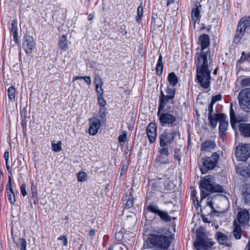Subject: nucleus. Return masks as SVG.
<instances>
[{"label":"nucleus","mask_w":250,"mask_h":250,"mask_svg":"<svg viewBox=\"0 0 250 250\" xmlns=\"http://www.w3.org/2000/svg\"><path fill=\"white\" fill-rule=\"evenodd\" d=\"M123 201L126 208H129L133 205V198L132 194L130 192L123 198Z\"/></svg>","instance_id":"4be33fe9"},{"label":"nucleus","mask_w":250,"mask_h":250,"mask_svg":"<svg viewBox=\"0 0 250 250\" xmlns=\"http://www.w3.org/2000/svg\"><path fill=\"white\" fill-rule=\"evenodd\" d=\"M127 169V167H125V166L123 165L121 169V176L124 175L125 173L126 172Z\"/></svg>","instance_id":"6e6d98bb"},{"label":"nucleus","mask_w":250,"mask_h":250,"mask_svg":"<svg viewBox=\"0 0 250 250\" xmlns=\"http://www.w3.org/2000/svg\"><path fill=\"white\" fill-rule=\"evenodd\" d=\"M98 97V103L102 107H104L106 104V102L103 97V95Z\"/></svg>","instance_id":"a19ab883"},{"label":"nucleus","mask_w":250,"mask_h":250,"mask_svg":"<svg viewBox=\"0 0 250 250\" xmlns=\"http://www.w3.org/2000/svg\"><path fill=\"white\" fill-rule=\"evenodd\" d=\"M160 218L164 221L168 222L171 221L170 217L167 213L165 211L160 210L158 213Z\"/></svg>","instance_id":"2f4dec72"},{"label":"nucleus","mask_w":250,"mask_h":250,"mask_svg":"<svg viewBox=\"0 0 250 250\" xmlns=\"http://www.w3.org/2000/svg\"><path fill=\"white\" fill-rule=\"evenodd\" d=\"M22 47L27 54L31 53L35 48V43L33 39L29 36H25Z\"/></svg>","instance_id":"f3484780"},{"label":"nucleus","mask_w":250,"mask_h":250,"mask_svg":"<svg viewBox=\"0 0 250 250\" xmlns=\"http://www.w3.org/2000/svg\"><path fill=\"white\" fill-rule=\"evenodd\" d=\"M235 155L238 160L246 161L250 156V144L239 145L236 147Z\"/></svg>","instance_id":"6e6552de"},{"label":"nucleus","mask_w":250,"mask_h":250,"mask_svg":"<svg viewBox=\"0 0 250 250\" xmlns=\"http://www.w3.org/2000/svg\"><path fill=\"white\" fill-rule=\"evenodd\" d=\"M176 133L172 132L168 133L166 131H164L160 136V148H167L168 150V146L173 141Z\"/></svg>","instance_id":"1a4fd4ad"},{"label":"nucleus","mask_w":250,"mask_h":250,"mask_svg":"<svg viewBox=\"0 0 250 250\" xmlns=\"http://www.w3.org/2000/svg\"><path fill=\"white\" fill-rule=\"evenodd\" d=\"M250 218L249 212L246 209H243L238 213L235 220L240 226L245 228L249 224Z\"/></svg>","instance_id":"9b49d317"},{"label":"nucleus","mask_w":250,"mask_h":250,"mask_svg":"<svg viewBox=\"0 0 250 250\" xmlns=\"http://www.w3.org/2000/svg\"><path fill=\"white\" fill-rule=\"evenodd\" d=\"M216 117L219 122V131L223 134L227 130L229 125L228 122L226 120V116L224 114H216Z\"/></svg>","instance_id":"dca6fc26"},{"label":"nucleus","mask_w":250,"mask_h":250,"mask_svg":"<svg viewBox=\"0 0 250 250\" xmlns=\"http://www.w3.org/2000/svg\"><path fill=\"white\" fill-rule=\"evenodd\" d=\"M157 127L155 124L153 123H149L146 129V133L150 143H153L157 136Z\"/></svg>","instance_id":"2eb2a0df"},{"label":"nucleus","mask_w":250,"mask_h":250,"mask_svg":"<svg viewBox=\"0 0 250 250\" xmlns=\"http://www.w3.org/2000/svg\"><path fill=\"white\" fill-rule=\"evenodd\" d=\"M94 83L95 85L102 86L103 84V82L102 78L99 76L97 75L95 76L94 79Z\"/></svg>","instance_id":"ea45409f"},{"label":"nucleus","mask_w":250,"mask_h":250,"mask_svg":"<svg viewBox=\"0 0 250 250\" xmlns=\"http://www.w3.org/2000/svg\"><path fill=\"white\" fill-rule=\"evenodd\" d=\"M6 167L8 170H9L10 169V167L8 165V161L7 162H6Z\"/></svg>","instance_id":"0e129e2a"},{"label":"nucleus","mask_w":250,"mask_h":250,"mask_svg":"<svg viewBox=\"0 0 250 250\" xmlns=\"http://www.w3.org/2000/svg\"><path fill=\"white\" fill-rule=\"evenodd\" d=\"M31 190L32 191V198H37V187L35 185H34L33 182L31 187Z\"/></svg>","instance_id":"58836bf2"},{"label":"nucleus","mask_w":250,"mask_h":250,"mask_svg":"<svg viewBox=\"0 0 250 250\" xmlns=\"http://www.w3.org/2000/svg\"><path fill=\"white\" fill-rule=\"evenodd\" d=\"M245 250H250V238L249 239V242L245 248Z\"/></svg>","instance_id":"052dcab7"},{"label":"nucleus","mask_w":250,"mask_h":250,"mask_svg":"<svg viewBox=\"0 0 250 250\" xmlns=\"http://www.w3.org/2000/svg\"><path fill=\"white\" fill-rule=\"evenodd\" d=\"M158 153L159 155L157 156L155 160L156 164L160 165L167 164L168 162V150L167 148H159Z\"/></svg>","instance_id":"4468645a"},{"label":"nucleus","mask_w":250,"mask_h":250,"mask_svg":"<svg viewBox=\"0 0 250 250\" xmlns=\"http://www.w3.org/2000/svg\"><path fill=\"white\" fill-rule=\"evenodd\" d=\"M233 234L235 239H240L242 236V229L245 228L237 224L236 220L233 222Z\"/></svg>","instance_id":"aec40b11"},{"label":"nucleus","mask_w":250,"mask_h":250,"mask_svg":"<svg viewBox=\"0 0 250 250\" xmlns=\"http://www.w3.org/2000/svg\"><path fill=\"white\" fill-rule=\"evenodd\" d=\"M246 200L249 201L250 200V194L248 195H246L245 196Z\"/></svg>","instance_id":"e2e57ef3"},{"label":"nucleus","mask_w":250,"mask_h":250,"mask_svg":"<svg viewBox=\"0 0 250 250\" xmlns=\"http://www.w3.org/2000/svg\"><path fill=\"white\" fill-rule=\"evenodd\" d=\"M215 237L217 239L218 242L222 245H226L228 241L227 236L224 233L218 231L217 232Z\"/></svg>","instance_id":"393cba45"},{"label":"nucleus","mask_w":250,"mask_h":250,"mask_svg":"<svg viewBox=\"0 0 250 250\" xmlns=\"http://www.w3.org/2000/svg\"><path fill=\"white\" fill-rule=\"evenodd\" d=\"M62 143L60 141L58 143L55 144L54 143H52V151L55 152H58L62 150Z\"/></svg>","instance_id":"72a5a7b5"},{"label":"nucleus","mask_w":250,"mask_h":250,"mask_svg":"<svg viewBox=\"0 0 250 250\" xmlns=\"http://www.w3.org/2000/svg\"><path fill=\"white\" fill-rule=\"evenodd\" d=\"M212 105H213V104H212V103H211V104L208 106V111H209V113H208V115H213L212 114V111H213Z\"/></svg>","instance_id":"4d7b16f0"},{"label":"nucleus","mask_w":250,"mask_h":250,"mask_svg":"<svg viewBox=\"0 0 250 250\" xmlns=\"http://www.w3.org/2000/svg\"><path fill=\"white\" fill-rule=\"evenodd\" d=\"M167 95H165L162 91H161V97L160 100V104L161 107L162 108L164 105L170 100H172L175 96V88L173 87H168L167 90Z\"/></svg>","instance_id":"ddd939ff"},{"label":"nucleus","mask_w":250,"mask_h":250,"mask_svg":"<svg viewBox=\"0 0 250 250\" xmlns=\"http://www.w3.org/2000/svg\"><path fill=\"white\" fill-rule=\"evenodd\" d=\"M205 209H208L210 210V213H209L210 214H212V213L214 211V208L212 206V203L210 200L209 197H208L207 199V207L205 208Z\"/></svg>","instance_id":"4c0bfd02"},{"label":"nucleus","mask_w":250,"mask_h":250,"mask_svg":"<svg viewBox=\"0 0 250 250\" xmlns=\"http://www.w3.org/2000/svg\"><path fill=\"white\" fill-rule=\"evenodd\" d=\"M219 157V154L215 152L210 157L202 158L203 166L201 168V172L206 174L208 170L212 169L216 166Z\"/></svg>","instance_id":"0eeeda50"},{"label":"nucleus","mask_w":250,"mask_h":250,"mask_svg":"<svg viewBox=\"0 0 250 250\" xmlns=\"http://www.w3.org/2000/svg\"><path fill=\"white\" fill-rule=\"evenodd\" d=\"M96 91L97 93V96L103 95L104 90L102 88V86H96Z\"/></svg>","instance_id":"49530a36"},{"label":"nucleus","mask_w":250,"mask_h":250,"mask_svg":"<svg viewBox=\"0 0 250 250\" xmlns=\"http://www.w3.org/2000/svg\"><path fill=\"white\" fill-rule=\"evenodd\" d=\"M164 180L161 178L152 179L149 181L148 186L152 189L159 190L162 188Z\"/></svg>","instance_id":"a211bd4d"},{"label":"nucleus","mask_w":250,"mask_h":250,"mask_svg":"<svg viewBox=\"0 0 250 250\" xmlns=\"http://www.w3.org/2000/svg\"><path fill=\"white\" fill-rule=\"evenodd\" d=\"M26 242L24 239H20L18 244V247L21 250H26Z\"/></svg>","instance_id":"f704fd0d"},{"label":"nucleus","mask_w":250,"mask_h":250,"mask_svg":"<svg viewBox=\"0 0 250 250\" xmlns=\"http://www.w3.org/2000/svg\"><path fill=\"white\" fill-rule=\"evenodd\" d=\"M84 77V76H76L73 78V80L75 81V80H78V79H79V80L83 79V80Z\"/></svg>","instance_id":"680f3d73"},{"label":"nucleus","mask_w":250,"mask_h":250,"mask_svg":"<svg viewBox=\"0 0 250 250\" xmlns=\"http://www.w3.org/2000/svg\"><path fill=\"white\" fill-rule=\"evenodd\" d=\"M8 201L11 204H14L16 201L15 195L13 192H7Z\"/></svg>","instance_id":"e433bc0d"},{"label":"nucleus","mask_w":250,"mask_h":250,"mask_svg":"<svg viewBox=\"0 0 250 250\" xmlns=\"http://www.w3.org/2000/svg\"><path fill=\"white\" fill-rule=\"evenodd\" d=\"M198 42L201 47V52L199 54L196 63L197 77L201 85L207 88L210 85L211 79L209 69L210 62L208 56L210 51L208 47L210 45V38L208 35L203 34L199 37Z\"/></svg>","instance_id":"f257e3e1"},{"label":"nucleus","mask_w":250,"mask_h":250,"mask_svg":"<svg viewBox=\"0 0 250 250\" xmlns=\"http://www.w3.org/2000/svg\"><path fill=\"white\" fill-rule=\"evenodd\" d=\"M200 11L199 10V7L198 6L192 9L191 12V19L192 20L196 22L197 21H198L200 19Z\"/></svg>","instance_id":"a878e982"},{"label":"nucleus","mask_w":250,"mask_h":250,"mask_svg":"<svg viewBox=\"0 0 250 250\" xmlns=\"http://www.w3.org/2000/svg\"><path fill=\"white\" fill-rule=\"evenodd\" d=\"M195 193H196V191L194 190L193 191L192 193V196H193V195H194V196H195Z\"/></svg>","instance_id":"338daca9"},{"label":"nucleus","mask_w":250,"mask_h":250,"mask_svg":"<svg viewBox=\"0 0 250 250\" xmlns=\"http://www.w3.org/2000/svg\"><path fill=\"white\" fill-rule=\"evenodd\" d=\"M193 203H194V205H195V203H196V202H195V200L193 198Z\"/></svg>","instance_id":"774afa93"},{"label":"nucleus","mask_w":250,"mask_h":250,"mask_svg":"<svg viewBox=\"0 0 250 250\" xmlns=\"http://www.w3.org/2000/svg\"><path fill=\"white\" fill-rule=\"evenodd\" d=\"M77 177L79 182H84L87 180V174L83 171L77 173Z\"/></svg>","instance_id":"473e14b6"},{"label":"nucleus","mask_w":250,"mask_h":250,"mask_svg":"<svg viewBox=\"0 0 250 250\" xmlns=\"http://www.w3.org/2000/svg\"><path fill=\"white\" fill-rule=\"evenodd\" d=\"M230 123L232 126V127H233V123L238 122L239 121L237 120V118L235 116V111L232 108V104H230Z\"/></svg>","instance_id":"c85d7f7f"},{"label":"nucleus","mask_w":250,"mask_h":250,"mask_svg":"<svg viewBox=\"0 0 250 250\" xmlns=\"http://www.w3.org/2000/svg\"><path fill=\"white\" fill-rule=\"evenodd\" d=\"M156 72L158 75H161L163 70V57L160 54L156 67Z\"/></svg>","instance_id":"b1692460"},{"label":"nucleus","mask_w":250,"mask_h":250,"mask_svg":"<svg viewBox=\"0 0 250 250\" xmlns=\"http://www.w3.org/2000/svg\"><path fill=\"white\" fill-rule=\"evenodd\" d=\"M208 119L211 128L212 129L215 128L217 125V121H218L216 114L213 115H208Z\"/></svg>","instance_id":"bb28decb"},{"label":"nucleus","mask_w":250,"mask_h":250,"mask_svg":"<svg viewBox=\"0 0 250 250\" xmlns=\"http://www.w3.org/2000/svg\"><path fill=\"white\" fill-rule=\"evenodd\" d=\"M94 15L93 14H90L88 16V20L89 21H92L94 19Z\"/></svg>","instance_id":"bf43d9fd"},{"label":"nucleus","mask_w":250,"mask_h":250,"mask_svg":"<svg viewBox=\"0 0 250 250\" xmlns=\"http://www.w3.org/2000/svg\"><path fill=\"white\" fill-rule=\"evenodd\" d=\"M214 244L211 239L208 238L197 237L194 243V247L197 250H207Z\"/></svg>","instance_id":"9d476101"},{"label":"nucleus","mask_w":250,"mask_h":250,"mask_svg":"<svg viewBox=\"0 0 250 250\" xmlns=\"http://www.w3.org/2000/svg\"><path fill=\"white\" fill-rule=\"evenodd\" d=\"M147 209L151 212L157 214L158 213V212L160 211V210H159L157 206L154 205V204H150L147 207Z\"/></svg>","instance_id":"c9c22d12"},{"label":"nucleus","mask_w":250,"mask_h":250,"mask_svg":"<svg viewBox=\"0 0 250 250\" xmlns=\"http://www.w3.org/2000/svg\"><path fill=\"white\" fill-rule=\"evenodd\" d=\"M58 45L62 51H65L68 50V44L66 40V36L65 35H63L62 36L60 40L58 42Z\"/></svg>","instance_id":"5701e85b"},{"label":"nucleus","mask_w":250,"mask_h":250,"mask_svg":"<svg viewBox=\"0 0 250 250\" xmlns=\"http://www.w3.org/2000/svg\"><path fill=\"white\" fill-rule=\"evenodd\" d=\"M166 105H164L162 108L161 107V104H159L158 111L157 113L159 118L160 124L162 126L166 125L172 124L176 120V118L170 112V109H166L165 107Z\"/></svg>","instance_id":"20e7f679"},{"label":"nucleus","mask_w":250,"mask_h":250,"mask_svg":"<svg viewBox=\"0 0 250 250\" xmlns=\"http://www.w3.org/2000/svg\"><path fill=\"white\" fill-rule=\"evenodd\" d=\"M168 80L169 83L173 86H175L178 83V78L174 72L168 74Z\"/></svg>","instance_id":"cd10ccee"},{"label":"nucleus","mask_w":250,"mask_h":250,"mask_svg":"<svg viewBox=\"0 0 250 250\" xmlns=\"http://www.w3.org/2000/svg\"><path fill=\"white\" fill-rule=\"evenodd\" d=\"M200 187L201 190V202L202 201L209 195L208 192H223V188L219 185L215 184L214 178L209 175L205 176L200 181Z\"/></svg>","instance_id":"f03ea898"},{"label":"nucleus","mask_w":250,"mask_h":250,"mask_svg":"<svg viewBox=\"0 0 250 250\" xmlns=\"http://www.w3.org/2000/svg\"><path fill=\"white\" fill-rule=\"evenodd\" d=\"M83 80L87 83V84L90 85L91 83V80L89 76H85L83 78Z\"/></svg>","instance_id":"864d4df0"},{"label":"nucleus","mask_w":250,"mask_h":250,"mask_svg":"<svg viewBox=\"0 0 250 250\" xmlns=\"http://www.w3.org/2000/svg\"><path fill=\"white\" fill-rule=\"evenodd\" d=\"M221 98L222 96L220 94L216 95L214 97H213L211 102L212 104H213L215 103H216L217 101H220L221 100Z\"/></svg>","instance_id":"de8ad7c7"},{"label":"nucleus","mask_w":250,"mask_h":250,"mask_svg":"<svg viewBox=\"0 0 250 250\" xmlns=\"http://www.w3.org/2000/svg\"><path fill=\"white\" fill-rule=\"evenodd\" d=\"M170 240L167 236L163 235H151L146 241L148 247H155L159 250L167 249L170 245Z\"/></svg>","instance_id":"7ed1b4c3"},{"label":"nucleus","mask_w":250,"mask_h":250,"mask_svg":"<svg viewBox=\"0 0 250 250\" xmlns=\"http://www.w3.org/2000/svg\"><path fill=\"white\" fill-rule=\"evenodd\" d=\"M250 28V17L246 16L241 19L236 29L235 37L234 42L236 43H238L245 32Z\"/></svg>","instance_id":"423d86ee"},{"label":"nucleus","mask_w":250,"mask_h":250,"mask_svg":"<svg viewBox=\"0 0 250 250\" xmlns=\"http://www.w3.org/2000/svg\"><path fill=\"white\" fill-rule=\"evenodd\" d=\"M241 134L245 137H250V124L241 123L239 125Z\"/></svg>","instance_id":"6ab92c4d"},{"label":"nucleus","mask_w":250,"mask_h":250,"mask_svg":"<svg viewBox=\"0 0 250 250\" xmlns=\"http://www.w3.org/2000/svg\"><path fill=\"white\" fill-rule=\"evenodd\" d=\"M16 89L13 86H10L7 90L8 98L12 101H14L15 98Z\"/></svg>","instance_id":"7c9ffc66"},{"label":"nucleus","mask_w":250,"mask_h":250,"mask_svg":"<svg viewBox=\"0 0 250 250\" xmlns=\"http://www.w3.org/2000/svg\"><path fill=\"white\" fill-rule=\"evenodd\" d=\"M203 221H204V222H208V220H207V218H205V217H203Z\"/></svg>","instance_id":"69168bd1"},{"label":"nucleus","mask_w":250,"mask_h":250,"mask_svg":"<svg viewBox=\"0 0 250 250\" xmlns=\"http://www.w3.org/2000/svg\"><path fill=\"white\" fill-rule=\"evenodd\" d=\"M241 84L244 87L250 86V78L243 79L241 82Z\"/></svg>","instance_id":"c03bdc74"},{"label":"nucleus","mask_w":250,"mask_h":250,"mask_svg":"<svg viewBox=\"0 0 250 250\" xmlns=\"http://www.w3.org/2000/svg\"><path fill=\"white\" fill-rule=\"evenodd\" d=\"M240 61L241 62H244L245 61H250V54H246L245 52H243Z\"/></svg>","instance_id":"79ce46f5"},{"label":"nucleus","mask_w":250,"mask_h":250,"mask_svg":"<svg viewBox=\"0 0 250 250\" xmlns=\"http://www.w3.org/2000/svg\"><path fill=\"white\" fill-rule=\"evenodd\" d=\"M12 33V34H13V36L14 40L15 42L16 43H19V38H18V37L17 31V32H13Z\"/></svg>","instance_id":"603ef678"},{"label":"nucleus","mask_w":250,"mask_h":250,"mask_svg":"<svg viewBox=\"0 0 250 250\" xmlns=\"http://www.w3.org/2000/svg\"><path fill=\"white\" fill-rule=\"evenodd\" d=\"M17 21H13L11 24V32H17L18 28L17 25Z\"/></svg>","instance_id":"8fccbe9b"},{"label":"nucleus","mask_w":250,"mask_h":250,"mask_svg":"<svg viewBox=\"0 0 250 250\" xmlns=\"http://www.w3.org/2000/svg\"><path fill=\"white\" fill-rule=\"evenodd\" d=\"M21 191L23 196H25L27 194V192L26 191V184L25 183L22 184L21 187Z\"/></svg>","instance_id":"09e8293b"},{"label":"nucleus","mask_w":250,"mask_h":250,"mask_svg":"<svg viewBox=\"0 0 250 250\" xmlns=\"http://www.w3.org/2000/svg\"><path fill=\"white\" fill-rule=\"evenodd\" d=\"M215 144L211 141H207L201 145V150L202 151H209L215 147Z\"/></svg>","instance_id":"412c9836"},{"label":"nucleus","mask_w":250,"mask_h":250,"mask_svg":"<svg viewBox=\"0 0 250 250\" xmlns=\"http://www.w3.org/2000/svg\"><path fill=\"white\" fill-rule=\"evenodd\" d=\"M7 189L8 190L7 192H13V187H12V185L11 180L10 177H9L8 183L7 186Z\"/></svg>","instance_id":"3c124183"},{"label":"nucleus","mask_w":250,"mask_h":250,"mask_svg":"<svg viewBox=\"0 0 250 250\" xmlns=\"http://www.w3.org/2000/svg\"><path fill=\"white\" fill-rule=\"evenodd\" d=\"M3 156H4V158L5 160V161L6 162H7L8 161V160H9V152L8 151H5L4 153Z\"/></svg>","instance_id":"13d9d810"},{"label":"nucleus","mask_w":250,"mask_h":250,"mask_svg":"<svg viewBox=\"0 0 250 250\" xmlns=\"http://www.w3.org/2000/svg\"><path fill=\"white\" fill-rule=\"evenodd\" d=\"M88 121L89 127L88 132L90 135L95 136L97 134L98 130L101 126V121L99 119L94 117L89 118Z\"/></svg>","instance_id":"f8f14e48"},{"label":"nucleus","mask_w":250,"mask_h":250,"mask_svg":"<svg viewBox=\"0 0 250 250\" xmlns=\"http://www.w3.org/2000/svg\"><path fill=\"white\" fill-rule=\"evenodd\" d=\"M58 240L59 241H61V243L62 244V245L64 246H67L68 241H67V238L65 236H64V235L61 236L60 237H59L58 238Z\"/></svg>","instance_id":"37998d69"},{"label":"nucleus","mask_w":250,"mask_h":250,"mask_svg":"<svg viewBox=\"0 0 250 250\" xmlns=\"http://www.w3.org/2000/svg\"><path fill=\"white\" fill-rule=\"evenodd\" d=\"M143 3L138 6L137 8V16L136 18V20L138 22H140L142 20L143 15Z\"/></svg>","instance_id":"c756f323"},{"label":"nucleus","mask_w":250,"mask_h":250,"mask_svg":"<svg viewBox=\"0 0 250 250\" xmlns=\"http://www.w3.org/2000/svg\"><path fill=\"white\" fill-rule=\"evenodd\" d=\"M239 105L245 112L250 113V88L242 89L238 97Z\"/></svg>","instance_id":"39448f33"},{"label":"nucleus","mask_w":250,"mask_h":250,"mask_svg":"<svg viewBox=\"0 0 250 250\" xmlns=\"http://www.w3.org/2000/svg\"><path fill=\"white\" fill-rule=\"evenodd\" d=\"M127 140V135L125 132L123 133L122 135H120L119 137V143H125Z\"/></svg>","instance_id":"a18cd8bd"},{"label":"nucleus","mask_w":250,"mask_h":250,"mask_svg":"<svg viewBox=\"0 0 250 250\" xmlns=\"http://www.w3.org/2000/svg\"><path fill=\"white\" fill-rule=\"evenodd\" d=\"M172 3H173L174 5H175V8H176L177 9V2H174V0H168L167 2V5H169Z\"/></svg>","instance_id":"5fc2aeb1"}]
</instances>
